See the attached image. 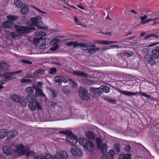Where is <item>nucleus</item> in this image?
Here are the masks:
<instances>
[{"mask_svg":"<svg viewBox=\"0 0 159 159\" xmlns=\"http://www.w3.org/2000/svg\"><path fill=\"white\" fill-rule=\"evenodd\" d=\"M41 18L39 16H37L35 18H32L30 19V21L26 22V24L27 26H20L18 25H15L13 26L15 28L16 31H18L20 35L21 34L29 32L30 30H33L32 26H36L39 28L43 29L47 28V27L44 26L43 23L40 22Z\"/></svg>","mask_w":159,"mask_h":159,"instance_id":"obj_1","label":"nucleus"},{"mask_svg":"<svg viewBox=\"0 0 159 159\" xmlns=\"http://www.w3.org/2000/svg\"><path fill=\"white\" fill-rule=\"evenodd\" d=\"M22 70H19L13 72H6L2 74L1 76L3 78L4 80L6 82L16 79V78L14 77V75L16 74L20 73Z\"/></svg>","mask_w":159,"mask_h":159,"instance_id":"obj_2","label":"nucleus"},{"mask_svg":"<svg viewBox=\"0 0 159 159\" xmlns=\"http://www.w3.org/2000/svg\"><path fill=\"white\" fill-rule=\"evenodd\" d=\"M25 100L29 102L28 106L29 108L32 111H35L36 109V101L35 102V99L30 95H28L25 97Z\"/></svg>","mask_w":159,"mask_h":159,"instance_id":"obj_3","label":"nucleus"},{"mask_svg":"<svg viewBox=\"0 0 159 159\" xmlns=\"http://www.w3.org/2000/svg\"><path fill=\"white\" fill-rule=\"evenodd\" d=\"M79 94L80 98L84 100H88L89 97L86 89L84 87L80 88L79 90Z\"/></svg>","mask_w":159,"mask_h":159,"instance_id":"obj_4","label":"nucleus"},{"mask_svg":"<svg viewBox=\"0 0 159 159\" xmlns=\"http://www.w3.org/2000/svg\"><path fill=\"white\" fill-rule=\"evenodd\" d=\"M68 157V154L65 151H60L57 152L54 156V159H66Z\"/></svg>","mask_w":159,"mask_h":159,"instance_id":"obj_5","label":"nucleus"},{"mask_svg":"<svg viewBox=\"0 0 159 159\" xmlns=\"http://www.w3.org/2000/svg\"><path fill=\"white\" fill-rule=\"evenodd\" d=\"M7 139L10 140L14 139L18 134V132L15 130H11L7 132Z\"/></svg>","mask_w":159,"mask_h":159,"instance_id":"obj_6","label":"nucleus"},{"mask_svg":"<svg viewBox=\"0 0 159 159\" xmlns=\"http://www.w3.org/2000/svg\"><path fill=\"white\" fill-rule=\"evenodd\" d=\"M54 80L59 84V85H61L62 82L66 83L68 82V80L62 76H56L54 78Z\"/></svg>","mask_w":159,"mask_h":159,"instance_id":"obj_7","label":"nucleus"},{"mask_svg":"<svg viewBox=\"0 0 159 159\" xmlns=\"http://www.w3.org/2000/svg\"><path fill=\"white\" fill-rule=\"evenodd\" d=\"M144 58L148 63L151 65L153 66L155 64V60L151 55L146 54L144 56Z\"/></svg>","mask_w":159,"mask_h":159,"instance_id":"obj_8","label":"nucleus"},{"mask_svg":"<svg viewBox=\"0 0 159 159\" xmlns=\"http://www.w3.org/2000/svg\"><path fill=\"white\" fill-rule=\"evenodd\" d=\"M15 151L20 155H24L25 153L24 146L21 144L17 146L15 149Z\"/></svg>","mask_w":159,"mask_h":159,"instance_id":"obj_9","label":"nucleus"},{"mask_svg":"<svg viewBox=\"0 0 159 159\" xmlns=\"http://www.w3.org/2000/svg\"><path fill=\"white\" fill-rule=\"evenodd\" d=\"M100 50V49L99 48H96V46L95 44H93L92 45H89L88 51L89 53L93 54Z\"/></svg>","mask_w":159,"mask_h":159,"instance_id":"obj_10","label":"nucleus"},{"mask_svg":"<svg viewBox=\"0 0 159 159\" xmlns=\"http://www.w3.org/2000/svg\"><path fill=\"white\" fill-rule=\"evenodd\" d=\"M71 152L74 155L77 157L81 156L83 154L82 151L77 148H73L71 149Z\"/></svg>","mask_w":159,"mask_h":159,"instance_id":"obj_11","label":"nucleus"},{"mask_svg":"<svg viewBox=\"0 0 159 159\" xmlns=\"http://www.w3.org/2000/svg\"><path fill=\"white\" fill-rule=\"evenodd\" d=\"M90 90L93 92L94 94L98 95H100L103 93V90L102 89L101 86L98 88L91 87L90 88Z\"/></svg>","mask_w":159,"mask_h":159,"instance_id":"obj_12","label":"nucleus"},{"mask_svg":"<svg viewBox=\"0 0 159 159\" xmlns=\"http://www.w3.org/2000/svg\"><path fill=\"white\" fill-rule=\"evenodd\" d=\"M84 148L90 152H93L94 148V145L92 142L89 141L86 143Z\"/></svg>","mask_w":159,"mask_h":159,"instance_id":"obj_13","label":"nucleus"},{"mask_svg":"<svg viewBox=\"0 0 159 159\" xmlns=\"http://www.w3.org/2000/svg\"><path fill=\"white\" fill-rule=\"evenodd\" d=\"M50 43V41L49 39L48 38L45 39L44 42L40 45L39 46V48L41 49H44L47 48L48 47H47V46Z\"/></svg>","mask_w":159,"mask_h":159,"instance_id":"obj_14","label":"nucleus"},{"mask_svg":"<svg viewBox=\"0 0 159 159\" xmlns=\"http://www.w3.org/2000/svg\"><path fill=\"white\" fill-rule=\"evenodd\" d=\"M4 153L7 155L11 154L12 152V148L9 146H4L2 148Z\"/></svg>","mask_w":159,"mask_h":159,"instance_id":"obj_15","label":"nucleus"},{"mask_svg":"<svg viewBox=\"0 0 159 159\" xmlns=\"http://www.w3.org/2000/svg\"><path fill=\"white\" fill-rule=\"evenodd\" d=\"M40 96L42 97H45V95L43 93L42 90L41 89L36 87L35 89V96L37 97Z\"/></svg>","mask_w":159,"mask_h":159,"instance_id":"obj_16","label":"nucleus"},{"mask_svg":"<svg viewBox=\"0 0 159 159\" xmlns=\"http://www.w3.org/2000/svg\"><path fill=\"white\" fill-rule=\"evenodd\" d=\"M73 74L77 76H80L81 77H87L88 75L86 73L78 70H76L74 71L73 72Z\"/></svg>","mask_w":159,"mask_h":159,"instance_id":"obj_17","label":"nucleus"},{"mask_svg":"<svg viewBox=\"0 0 159 159\" xmlns=\"http://www.w3.org/2000/svg\"><path fill=\"white\" fill-rule=\"evenodd\" d=\"M127 39L129 40L130 41V43L132 45L136 44L139 43L137 36L135 35L128 37Z\"/></svg>","mask_w":159,"mask_h":159,"instance_id":"obj_18","label":"nucleus"},{"mask_svg":"<svg viewBox=\"0 0 159 159\" xmlns=\"http://www.w3.org/2000/svg\"><path fill=\"white\" fill-rule=\"evenodd\" d=\"M9 67L8 64L6 63L5 61L0 62V70H5L8 69Z\"/></svg>","mask_w":159,"mask_h":159,"instance_id":"obj_19","label":"nucleus"},{"mask_svg":"<svg viewBox=\"0 0 159 159\" xmlns=\"http://www.w3.org/2000/svg\"><path fill=\"white\" fill-rule=\"evenodd\" d=\"M152 56L155 58H159V47H157L152 52Z\"/></svg>","mask_w":159,"mask_h":159,"instance_id":"obj_20","label":"nucleus"},{"mask_svg":"<svg viewBox=\"0 0 159 159\" xmlns=\"http://www.w3.org/2000/svg\"><path fill=\"white\" fill-rule=\"evenodd\" d=\"M120 92L124 95L129 96H131L133 95H135L139 93V92H138L134 93L131 92L125 91L122 90H120Z\"/></svg>","mask_w":159,"mask_h":159,"instance_id":"obj_21","label":"nucleus"},{"mask_svg":"<svg viewBox=\"0 0 159 159\" xmlns=\"http://www.w3.org/2000/svg\"><path fill=\"white\" fill-rule=\"evenodd\" d=\"M20 11L23 14L27 13L29 11V8L28 6L25 4H23L20 7Z\"/></svg>","mask_w":159,"mask_h":159,"instance_id":"obj_22","label":"nucleus"},{"mask_svg":"<svg viewBox=\"0 0 159 159\" xmlns=\"http://www.w3.org/2000/svg\"><path fill=\"white\" fill-rule=\"evenodd\" d=\"M80 47L81 49L83 51L88 50L89 45L87 43H78V47Z\"/></svg>","mask_w":159,"mask_h":159,"instance_id":"obj_23","label":"nucleus"},{"mask_svg":"<svg viewBox=\"0 0 159 159\" xmlns=\"http://www.w3.org/2000/svg\"><path fill=\"white\" fill-rule=\"evenodd\" d=\"M36 86L35 85H33L32 87H28L26 88L25 90L26 92L29 94V95H32L34 92V90L35 89Z\"/></svg>","mask_w":159,"mask_h":159,"instance_id":"obj_24","label":"nucleus"},{"mask_svg":"<svg viewBox=\"0 0 159 159\" xmlns=\"http://www.w3.org/2000/svg\"><path fill=\"white\" fill-rule=\"evenodd\" d=\"M120 54L124 57H129L133 56L134 53L133 52L130 51H126L125 52H122Z\"/></svg>","mask_w":159,"mask_h":159,"instance_id":"obj_25","label":"nucleus"},{"mask_svg":"<svg viewBox=\"0 0 159 159\" xmlns=\"http://www.w3.org/2000/svg\"><path fill=\"white\" fill-rule=\"evenodd\" d=\"M14 24L13 21L7 20L3 22L2 27L4 28H8Z\"/></svg>","mask_w":159,"mask_h":159,"instance_id":"obj_26","label":"nucleus"},{"mask_svg":"<svg viewBox=\"0 0 159 159\" xmlns=\"http://www.w3.org/2000/svg\"><path fill=\"white\" fill-rule=\"evenodd\" d=\"M7 131L5 129H0V139L4 138L7 136Z\"/></svg>","mask_w":159,"mask_h":159,"instance_id":"obj_27","label":"nucleus"},{"mask_svg":"<svg viewBox=\"0 0 159 159\" xmlns=\"http://www.w3.org/2000/svg\"><path fill=\"white\" fill-rule=\"evenodd\" d=\"M131 157L130 154L127 153L125 155H120L118 159H130Z\"/></svg>","mask_w":159,"mask_h":159,"instance_id":"obj_28","label":"nucleus"},{"mask_svg":"<svg viewBox=\"0 0 159 159\" xmlns=\"http://www.w3.org/2000/svg\"><path fill=\"white\" fill-rule=\"evenodd\" d=\"M96 42L101 43L105 44H113L114 43H118V42L110 41L104 40H100L98 42Z\"/></svg>","mask_w":159,"mask_h":159,"instance_id":"obj_29","label":"nucleus"},{"mask_svg":"<svg viewBox=\"0 0 159 159\" xmlns=\"http://www.w3.org/2000/svg\"><path fill=\"white\" fill-rule=\"evenodd\" d=\"M114 154V152L113 151H109L108 153L107 157H105L106 158H107V159H113Z\"/></svg>","mask_w":159,"mask_h":159,"instance_id":"obj_30","label":"nucleus"},{"mask_svg":"<svg viewBox=\"0 0 159 159\" xmlns=\"http://www.w3.org/2000/svg\"><path fill=\"white\" fill-rule=\"evenodd\" d=\"M86 136L87 138L89 139H93L95 137L94 134L90 131L87 132L86 133Z\"/></svg>","mask_w":159,"mask_h":159,"instance_id":"obj_31","label":"nucleus"},{"mask_svg":"<svg viewBox=\"0 0 159 159\" xmlns=\"http://www.w3.org/2000/svg\"><path fill=\"white\" fill-rule=\"evenodd\" d=\"M54 41L53 40L51 42V45L52 46V47L50 48V50L51 51H55L58 47V45L56 43H54Z\"/></svg>","mask_w":159,"mask_h":159,"instance_id":"obj_32","label":"nucleus"},{"mask_svg":"<svg viewBox=\"0 0 159 159\" xmlns=\"http://www.w3.org/2000/svg\"><path fill=\"white\" fill-rule=\"evenodd\" d=\"M98 148L101 149L102 151L105 152L107 151V146L105 143H102L98 147Z\"/></svg>","mask_w":159,"mask_h":159,"instance_id":"obj_33","label":"nucleus"},{"mask_svg":"<svg viewBox=\"0 0 159 159\" xmlns=\"http://www.w3.org/2000/svg\"><path fill=\"white\" fill-rule=\"evenodd\" d=\"M78 43L77 42H66L65 43L66 45L68 46H73L74 48L78 47Z\"/></svg>","mask_w":159,"mask_h":159,"instance_id":"obj_34","label":"nucleus"},{"mask_svg":"<svg viewBox=\"0 0 159 159\" xmlns=\"http://www.w3.org/2000/svg\"><path fill=\"white\" fill-rule=\"evenodd\" d=\"M18 102H19L23 107H25L26 106V102L24 98L20 97Z\"/></svg>","mask_w":159,"mask_h":159,"instance_id":"obj_35","label":"nucleus"},{"mask_svg":"<svg viewBox=\"0 0 159 159\" xmlns=\"http://www.w3.org/2000/svg\"><path fill=\"white\" fill-rule=\"evenodd\" d=\"M87 142L88 141H87L86 139L83 138H80L79 139V142L80 144L84 147L85 146L86 143H87Z\"/></svg>","mask_w":159,"mask_h":159,"instance_id":"obj_36","label":"nucleus"},{"mask_svg":"<svg viewBox=\"0 0 159 159\" xmlns=\"http://www.w3.org/2000/svg\"><path fill=\"white\" fill-rule=\"evenodd\" d=\"M7 19L10 21H14L17 20L18 17L17 16L10 15L7 16Z\"/></svg>","mask_w":159,"mask_h":159,"instance_id":"obj_37","label":"nucleus"},{"mask_svg":"<svg viewBox=\"0 0 159 159\" xmlns=\"http://www.w3.org/2000/svg\"><path fill=\"white\" fill-rule=\"evenodd\" d=\"M10 98L14 101L18 102L20 97L17 95L12 94L11 95Z\"/></svg>","mask_w":159,"mask_h":159,"instance_id":"obj_38","label":"nucleus"},{"mask_svg":"<svg viewBox=\"0 0 159 159\" xmlns=\"http://www.w3.org/2000/svg\"><path fill=\"white\" fill-rule=\"evenodd\" d=\"M45 70L43 69H39L35 73V75L40 76L44 74L45 73Z\"/></svg>","mask_w":159,"mask_h":159,"instance_id":"obj_39","label":"nucleus"},{"mask_svg":"<svg viewBox=\"0 0 159 159\" xmlns=\"http://www.w3.org/2000/svg\"><path fill=\"white\" fill-rule=\"evenodd\" d=\"M113 148L117 152H120V145L119 144L117 143H115L114 145Z\"/></svg>","mask_w":159,"mask_h":159,"instance_id":"obj_40","label":"nucleus"},{"mask_svg":"<svg viewBox=\"0 0 159 159\" xmlns=\"http://www.w3.org/2000/svg\"><path fill=\"white\" fill-rule=\"evenodd\" d=\"M147 16L146 15L140 17L139 18L141 19V24H145L147 23Z\"/></svg>","mask_w":159,"mask_h":159,"instance_id":"obj_41","label":"nucleus"},{"mask_svg":"<svg viewBox=\"0 0 159 159\" xmlns=\"http://www.w3.org/2000/svg\"><path fill=\"white\" fill-rule=\"evenodd\" d=\"M13 4L18 7H21V6L23 5L22 2L19 0H15Z\"/></svg>","mask_w":159,"mask_h":159,"instance_id":"obj_42","label":"nucleus"},{"mask_svg":"<svg viewBox=\"0 0 159 159\" xmlns=\"http://www.w3.org/2000/svg\"><path fill=\"white\" fill-rule=\"evenodd\" d=\"M10 35L13 38L17 37L20 35L18 31H16V32H11Z\"/></svg>","mask_w":159,"mask_h":159,"instance_id":"obj_43","label":"nucleus"},{"mask_svg":"<svg viewBox=\"0 0 159 159\" xmlns=\"http://www.w3.org/2000/svg\"><path fill=\"white\" fill-rule=\"evenodd\" d=\"M70 143H71L73 146H75L77 143V141L76 138L73 136Z\"/></svg>","mask_w":159,"mask_h":159,"instance_id":"obj_44","label":"nucleus"},{"mask_svg":"<svg viewBox=\"0 0 159 159\" xmlns=\"http://www.w3.org/2000/svg\"><path fill=\"white\" fill-rule=\"evenodd\" d=\"M46 35V34L43 32H36L35 33V35L36 36H43Z\"/></svg>","mask_w":159,"mask_h":159,"instance_id":"obj_45","label":"nucleus"},{"mask_svg":"<svg viewBox=\"0 0 159 159\" xmlns=\"http://www.w3.org/2000/svg\"><path fill=\"white\" fill-rule=\"evenodd\" d=\"M101 87H102V89L103 90V92L108 93L110 91V89L109 87L103 86H101Z\"/></svg>","mask_w":159,"mask_h":159,"instance_id":"obj_46","label":"nucleus"},{"mask_svg":"<svg viewBox=\"0 0 159 159\" xmlns=\"http://www.w3.org/2000/svg\"><path fill=\"white\" fill-rule=\"evenodd\" d=\"M42 39V37L34 38L33 40L34 44H38L40 40Z\"/></svg>","mask_w":159,"mask_h":159,"instance_id":"obj_47","label":"nucleus"},{"mask_svg":"<svg viewBox=\"0 0 159 159\" xmlns=\"http://www.w3.org/2000/svg\"><path fill=\"white\" fill-rule=\"evenodd\" d=\"M36 106L38 109L41 110L42 109V106L40 103L38 102V101H36Z\"/></svg>","mask_w":159,"mask_h":159,"instance_id":"obj_48","label":"nucleus"},{"mask_svg":"<svg viewBox=\"0 0 159 159\" xmlns=\"http://www.w3.org/2000/svg\"><path fill=\"white\" fill-rule=\"evenodd\" d=\"M74 20L75 23L76 25H81V23L79 21L76 17H74Z\"/></svg>","mask_w":159,"mask_h":159,"instance_id":"obj_49","label":"nucleus"},{"mask_svg":"<svg viewBox=\"0 0 159 159\" xmlns=\"http://www.w3.org/2000/svg\"><path fill=\"white\" fill-rule=\"evenodd\" d=\"M51 92L52 93V96L53 98H56L58 95L57 92L55 90H51Z\"/></svg>","mask_w":159,"mask_h":159,"instance_id":"obj_50","label":"nucleus"},{"mask_svg":"<svg viewBox=\"0 0 159 159\" xmlns=\"http://www.w3.org/2000/svg\"><path fill=\"white\" fill-rule=\"evenodd\" d=\"M61 134H70V132L68 131H62L59 130L58 132H57Z\"/></svg>","mask_w":159,"mask_h":159,"instance_id":"obj_51","label":"nucleus"},{"mask_svg":"<svg viewBox=\"0 0 159 159\" xmlns=\"http://www.w3.org/2000/svg\"><path fill=\"white\" fill-rule=\"evenodd\" d=\"M31 81L30 79L26 78H23L21 80V82L22 83H30Z\"/></svg>","mask_w":159,"mask_h":159,"instance_id":"obj_52","label":"nucleus"},{"mask_svg":"<svg viewBox=\"0 0 159 159\" xmlns=\"http://www.w3.org/2000/svg\"><path fill=\"white\" fill-rule=\"evenodd\" d=\"M96 142L98 145V147L99 145H100L101 144H102V140L100 138H97L96 139Z\"/></svg>","mask_w":159,"mask_h":159,"instance_id":"obj_53","label":"nucleus"},{"mask_svg":"<svg viewBox=\"0 0 159 159\" xmlns=\"http://www.w3.org/2000/svg\"><path fill=\"white\" fill-rule=\"evenodd\" d=\"M44 157L45 159H54V157H53L51 155L49 154H46L44 156Z\"/></svg>","mask_w":159,"mask_h":159,"instance_id":"obj_54","label":"nucleus"},{"mask_svg":"<svg viewBox=\"0 0 159 159\" xmlns=\"http://www.w3.org/2000/svg\"><path fill=\"white\" fill-rule=\"evenodd\" d=\"M57 69L53 67L50 69L49 73L50 74H52L55 73L57 72Z\"/></svg>","mask_w":159,"mask_h":159,"instance_id":"obj_55","label":"nucleus"},{"mask_svg":"<svg viewBox=\"0 0 159 159\" xmlns=\"http://www.w3.org/2000/svg\"><path fill=\"white\" fill-rule=\"evenodd\" d=\"M131 149L130 146L128 144H126L125 145V150L126 152H128L130 151Z\"/></svg>","mask_w":159,"mask_h":159,"instance_id":"obj_56","label":"nucleus"},{"mask_svg":"<svg viewBox=\"0 0 159 159\" xmlns=\"http://www.w3.org/2000/svg\"><path fill=\"white\" fill-rule=\"evenodd\" d=\"M140 94L144 97L148 98H149L151 97L150 95H147L146 93L143 92H140Z\"/></svg>","mask_w":159,"mask_h":159,"instance_id":"obj_57","label":"nucleus"},{"mask_svg":"<svg viewBox=\"0 0 159 159\" xmlns=\"http://www.w3.org/2000/svg\"><path fill=\"white\" fill-rule=\"evenodd\" d=\"M21 62L26 64H32V62L26 60H22Z\"/></svg>","mask_w":159,"mask_h":159,"instance_id":"obj_58","label":"nucleus"},{"mask_svg":"<svg viewBox=\"0 0 159 159\" xmlns=\"http://www.w3.org/2000/svg\"><path fill=\"white\" fill-rule=\"evenodd\" d=\"M143 52L145 53H148L149 52V50L148 48H144L142 49Z\"/></svg>","mask_w":159,"mask_h":159,"instance_id":"obj_59","label":"nucleus"},{"mask_svg":"<svg viewBox=\"0 0 159 159\" xmlns=\"http://www.w3.org/2000/svg\"><path fill=\"white\" fill-rule=\"evenodd\" d=\"M73 137V136H70L69 135H68L66 138V141L69 142V143H70V142L72 139Z\"/></svg>","mask_w":159,"mask_h":159,"instance_id":"obj_60","label":"nucleus"},{"mask_svg":"<svg viewBox=\"0 0 159 159\" xmlns=\"http://www.w3.org/2000/svg\"><path fill=\"white\" fill-rule=\"evenodd\" d=\"M73 137V136H70L69 135H68L66 138V141L69 142V143H70V142L72 139Z\"/></svg>","mask_w":159,"mask_h":159,"instance_id":"obj_61","label":"nucleus"},{"mask_svg":"<svg viewBox=\"0 0 159 159\" xmlns=\"http://www.w3.org/2000/svg\"><path fill=\"white\" fill-rule=\"evenodd\" d=\"M110 48H119V45H112L110 46Z\"/></svg>","mask_w":159,"mask_h":159,"instance_id":"obj_62","label":"nucleus"},{"mask_svg":"<svg viewBox=\"0 0 159 159\" xmlns=\"http://www.w3.org/2000/svg\"><path fill=\"white\" fill-rule=\"evenodd\" d=\"M151 37H152V34H148L144 37V39H145L146 40Z\"/></svg>","mask_w":159,"mask_h":159,"instance_id":"obj_63","label":"nucleus"},{"mask_svg":"<svg viewBox=\"0 0 159 159\" xmlns=\"http://www.w3.org/2000/svg\"><path fill=\"white\" fill-rule=\"evenodd\" d=\"M34 8L35 10H36L37 11L40 12H41V13H44V14H46V13L45 12H43L41 10H39V8H36V7H34Z\"/></svg>","mask_w":159,"mask_h":159,"instance_id":"obj_64","label":"nucleus"}]
</instances>
